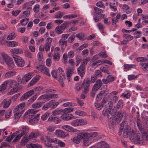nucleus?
<instances>
[{
  "label": "nucleus",
  "mask_w": 148,
  "mask_h": 148,
  "mask_svg": "<svg viewBox=\"0 0 148 148\" xmlns=\"http://www.w3.org/2000/svg\"><path fill=\"white\" fill-rule=\"evenodd\" d=\"M75 114L80 116H84L86 115L85 112L81 110H77L75 112Z\"/></svg>",
  "instance_id": "nucleus-64"
},
{
  "label": "nucleus",
  "mask_w": 148,
  "mask_h": 148,
  "mask_svg": "<svg viewBox=\"0 0 148 148\" xmlns=\"http://www.w3.org/2000/svg\"><path fill=\"white\" fill-rule=\"evenodd\" d=\"M107 97V96H106L100 103H95V106L98 110H101L103 107L104 106L106 109L105 110H103V113L108 119H111V102L106 101V100H105Z\"/></svg>",
  "instance_id": "nucleus-1"
},
{
  "label": "nucleus",
  "mask_w": 148,
  "mask_h": 148,
  "mask_svg": "<svg viewBox=\"0 0 148 148\" xmlns=\"http://www.w3.org/2000/svg\"><path fill=\"white\" fill-rule=\"evenodd\" d=\"M131 95L130 93L128 92H125L123 93L121 95V96L124 98L128 99L130 97Z\"/></svg>",
  "instance_id": "nucleus-63"
},
{
  "label": "nucleus",
  "mask_w": 148,
  "mask_h": 148,
  "mask_svg": "<svg viewBox=\"0 0 148 148\" xmlns=\"http://www.w3.org/2000/svg\"><path fill=\"white\" fill-rule=\"evenodd\" d=\"M7 46L11 47H17L18 45V42L15 41H8Z\"/></svg>",
  "instance_id": "nucleus-26"
},
{
  "label": "nucleus",
  "mask_w": 148,
  "mask_h": 148,
  "mask_svg": "<svg viewBox=\"0 0 148 148\" xmlns=\"http://www.w3.org/2000/svg\"><path fill=\"white\" fill-rule=\"evenodd\" d=\"M112 110V123L114 124H117L120 122L123 117V115L120 112H116Z\"/></svg>",
  "instance_id": "nucleus-4"
},
{
  "label": "nucleus",
  "mask_w": 148,
  "mask_h": 148,
  "mask_svg": "<svg viewBox=\"0 0 148 148\" xmlns=\"http://www.w3.org/2000/svg\"><path fill=\"white\" fill-rule=\"evenodd\" d=\"M7 82L9 87L13 88L8 92V94L10 95L17 92L19 89V84L16 81L10 79L7 80Z\"/></svg>",
  "instance_id": "nucleus-3"
},
{
  "label": "nucleus",
  "mask_w": 148,
  "mask_h": 148,
  "mask_svg": "<svg viewBox=\"0 0 148 148\" xmlns=\"http://www.w3.org/2000/svg\"><path fill=\"white\" fill-rule=\"evenodd\" d=\"M74 73V70L73 69L68 68L66 70V75L67 77H70Z\"/></svg>",
  "instance_id": "nucleus-48"
},
{
  "label": "nucleus",
  "mask_w": 148,
  "mask_h": 148,
  "mask_svg": "<svg viewBox=\"0 0 148 148\" xmlns=\"http://www.w3.org/2000/svg\"><path fill=\"white\" fill-rule=\"evenodd\" d=\"M7 67L10 69H12L15 66L14 62L11 58L5 62Z\"/></svg>",
  "instance_id": "nucleus-19"
},
{
  "label": "nucleus",
  "mask_w": 148,
  "mask_h": 148,
  "mask_svg": "<svg viewBox=\"0 0 148 148\" xmlns=\"http://www.w3.org/2000/svg\"><path fill=\"white\" fill-rule=\"evenodd\" d=\"M27 147L29 148H42L41 145L38 144H31L30 145H28Z\"/></svg>",
  "instance_id": "nucleus-47"
},
{
  "label": "nucleus",
  "mask_w": 148,
  "mask_h": 148,
  "mask_svg": "<svg viewBox=\"0 0 148 148\" xmlns=\"http://www.w3.org/2000/svg\"><path fill=\"white\" fill-rule=\"evenodd\" d=\"M59 44L60 46L66 47L67 45V41L64 40L62 39H60L59 41Z\"/></svg>",
  "instance_id": "nucleus-60"
},
{
  "label": "nucleus",
  "mask_w": 148,
  "mask_h": 148,
  "mask_svg": "<svg viewBox=\"0 0 148 148\" xmlns=\"http://www.w3.org/2000/svg\"><path fill=\"white\" fill-rule=\"evenodd\" d=\"M38 110L31 109L27 110L25 113V115L29 119V121L32 124L36 123L38 121V117L35 116L34 114L36 113Z\"/></svg>",
  "instance_id": "nucleus-2"
},
{
  "label": "nucleus",
  "mask_w": 148,
  "mask_h": 148,
  "mask_svg": "<svg viewBox=\"0 0 148 148\" xmlns=\"http://www.w3.org/2000/svg\"><path fill=\"white\" fill-rule=\"evenodd\" d=\"M41 142L47 147H50V138L47 136H41L40 138Z\"/></svg>",
  "instance_id": "nucleus-11"
},
{
  "label": "nucleus",
  "mask_w": 148,
  "mask_h": 148,
  "mask_svg": "<svg viewBox=\"0 0 148 148\" xmlns=\"http://www.w3.org/2000/svg\"><path fill=\"white\" fill-rule=\"evenodd\" d=\"M8 85L7 80L4 81L0 86V91L1 92L5 90Z\"/></svg>",
  "instance_id": "nucleus-32"
},
{
  "label": "nucleus",
  "mask_w": 148,
  "mask_h": 148,
  "mask_svg": "<svg viewBox=\"0 0 148 148\" xmlns=\"http://www.w3.org/2000/svg\"><path fill=\"white\" fill-rule=\"evenodd\" d=\"M62 128L67 131L70 132H77L78 131V130L74 129L72 127L68 125H64L62 126Z\"/></svg>",
  "instance_id": "nucleus-16"
},
{
  "label": "nucleus",
  "mask_w": 148,
  "mask_h": 148,
  "mask_svg": "<svg viewBox=\"0 0 148 148\" xmlns=\"http://www.w3.org/2000/svg\"><path fill=\"white\" fill-rule=\"evenodd\" d=\"M37 69L41 72L49 76H50V74L49 71V70L46 67L42 65H39L37 67Z\"/></svg>",
  "instance_id": "nucleus-12"
},
{
  "label": "nucleus",
  "mask_w": 148,
  "mask_h": 148,
  "mask_svg": "<svg viewBox=\"0 0 148 148\" xmlns=\"http://www.w3.org/2000/svg\"><path fill=\"white\" fill-rule=\"evenodd\" d=\"M4 105H3V107L4 108H7L9 107L11 103V101L10 100L7 101L6 99H4L3 101Z\"/></svg>",
  "instance_id": "nucleus-49"
},
{
  "label": "nucleus",
  "mask_w": 148,
  "mask_h": 148,
  "mask_svg": "<svg viewBox=\"0 0 148 148\" xmlns=\"http://www.w3.org/2000/svg\"><path fill=\"white\" fill-rule=\"evenodd\" d=\"M58 95L56 94H46V101H48L50 99L57 97Z\"/></svg>",
  "instance_id": "nucleus-37"
},
{
  "label": "nucleus",
  "mask_w": 148,
  "mask_h": 148,
  "mask_svg": "<svg viewBox=\"0 0 148 148\" xmlns=\"http://www.w3.org/2000/svg\"><path fill=\"white\" fill-rule=\"evenodd\" d=\"M97 146L99 148H108L109 147L108 144L104 141L97 143Z\"/></svg>",
  "instance_id": "nucleus-25"
},
{
  "label": "nucleus",
  "mask_w": 148,
  "mask_h": 148,
  "mask_svg": "<svg viewBox=\"0 0 148 148\" xmlns=\"http://www.w3.org/2000/svg\"><path fill=\"white\" fill-rule=\"evenodd\" d=\"M62 110H60L58 109H56L53 110L52 112V114L54 116H56L60 114L62 112Z\"/></svg>",
  "instance_id": "nucleus-46"
},
{
  "label": "nucleus",
  "mask_w": 148,
  "mask_h": 148,
  "mask_svg": "<svg viewBox=\"0 0 148 148\" xmlns=\"http://www.w3.org/2000/svg\"><path fill=\"white\" fill-rule=\"evenodd\" d=\"M49 102L51 105V108L52 109L56 108L59 104V103L58 102H55L54 100H52L49 101Z\"/></svg>",
  "instance_id": "nucleus-34"
},
{
  "label": "nucleus",
  "mask_w": 148,
  "mask_h": 148,
  "mask_svg": "<svg viewBox=\"0 0 148 148\" xmlns=\"http://www.w3.org/2000/svg\"><path fill=\"white\" fill-rule=\"evenodd\" d=\"M60 58V56L58 52L55 53L53 56V59L55 61H58L59 60Z\"/></svg>",
  "instance_id": "nucleus-58"
},
{
  "label": "nucleus",
  "mask_w": 148,
  "mask_h": 148,
  "mask_svg": "<svg viewBox=\"0 0 148 148\" xmlns=\"http://www.w3.org/2000/svg\"><path fill=\"white\" fill-rule=\"evenodd\" d=\"M139 64L143 71H148V63L141 62Z\"/></svg>",
  "instance_id": "nucleus-40"
},
{
  "label": "nucleus",
  "mask_w": 148,
  "mask_h": 148,
  "mask_svg": "<svg viewBox=\"0 0 148 148\" xmlns=\"http://www.w3.org/2000/svg\"><path fill=\"white\" fill-rule=\"evenodd\" d=\"M90 85V81L89 78H87L86 80L84 79L83 81L82 85V88H84V92L87 93L89 90V86Z\"/></svg>",
  "instance_id": "nucleus-8"
},
{
  "label": "nucleus",
  "mask_w": 148,
  "mask_h": 148,
  "mask_svg": "<svg viewBox=\"0 0 148 148\" xmlns=\"http://www.w3.org/2000/svg\"><path fill=\"white\" fill-rule=\"evenodd\" d=\"M69 24L70 22H69L66 21L62 24L60 26L62 29L64 30L69 27Z\"/></svg>",
  "instance_id": "nucleus-53"
},
{
  "label": "nucleus",
  "mask_w": 148,
  "mask_h": 148,
  "mask_svg": "<svg viewBox=\"0 0 148 148\" xmlns=\"http://www.w3.org/2000/svg\"><path fill=\"white\" fill-rule=\"evenodd\" d=\"M25 105V102H23L19 104L14 109V111H17L21 113H23L24 111L23 108Z\"/></svg>",
  "instance_id": "nucleus-17"
},
{
  "label": "nucleus",
  "mask_w": 148,
  "mask_h": 148,
  "mask_svg": "<svg viewBox=\"0 0 148 148\" xmlns=\"http://www.w3.org/2000/svg\"><path fill=\"white\" fill-rule=\"evenodd\" d=\"M140 136V133H137L136 131L132 130L131 133L130 139L140 143H142L144 141L143 140V138H142V139L141 138Z\"/></svg>",
  "instance_id": "nucleus-5"
},
{
  "label": "nucleus",
  "mask_w": 148,
  "mask_h": 148,
  "mask_svg": "<svg viewBox=\"0 0 148 148\" xmlns=\"http://www.w3.org/2000/svg\"><path fill=\"white\" fill-rule=\"evenodd\" d=\"M83 141L84 145L85 146H88L90 145L91 143L92 142L90 139H89V138H86L84 139Z\"/></svg>",
  "instance_id": "nucleus-42"
},
{
  "label": "nucleus",
  "mask_w": 148,
  "mask_h": 148,
  "mask_svg": "<svg viewBox=\"0 0 148 148\" xmlns=\"http://www.w3.org/2000/svg\"><path fill=\"white\" fill-rule=\"evenodd\" d=\"M52 40V39L51 38L49 37L47 38L46 42L44 45V48L46 51H47L50 49Z\"/></svg>",
  "instance_id": "nucleus-18"
},
{
  "label": "nucleus",
  "mask_w": 148,
  "mask_h": 148,
  "mask_svg": "<svg viewBox=\"0 0 148 148\" xmlns=\"http://www.w3.org/2000/svg\"><path fill=\"white\" fill-rule=\"evenodd\" d=\"M39 133L37 132H31L29 135L28 137L30 139H32L33 138H36L38 135Z\"/></svg>",
  "instance_id": "nucleus-51"
},
{
  "label": "nucleus",
  "mask_w": 148,
  "mask_h": 148,
  "mask_svg": "<svg viewBox=\"0 0 148 148\" xmlns=\"http://www.w3.org/2000/svg\"><path fill=\"white\" fill-rule=\"evenodd\" d=\"M40 77L39 75H36L32 80L29 83V84L32 86L36 83L40 79Z\"/></svg>",
  "instance_id": "nucleus-29"
},
{
  "label": "nucleus",
  "mask_w": 148,
  "mask_h": 148,
  "mask_svg": "<svg viewBox=\"0 0 148 148\" xmlns=\"http://www.w3.org/2000/svg\"><path fill=\"white\" fill-rule=\"evenodd\" d=\"M34 89L31 90L24 93L21 97L20 99V101H23L24 100L27 99L29 97L31 96L34 94Z\"/></svg>",
  "instance_id": "nucleus-10"
},
{
  "label": "nucleus",
  "mask_w": 148,
  "mask_h": 148,
  "mask_svg": "<svg viewBox=\"0 0 148 148\" xmlns=\"http://www.w3.org/2000/svg\"><path fill=\"white\" fill-rule=\"evenodd\" d=\"M73 108H65L63 110H62V112L65 113L67 114L73 111Z\"/></svg>",
  "instance_id": "nucleus-61"
},
{
  "label": "nucleus",
  "mask_w": 148,
  "mask_h": 148,
  "mask_svg": "<svg viewBox=\"0 0 148 148\" xmlns=\"http://www.w3.org/2000/svg\"><path fill=\"white\" fill-rule=\"evenodd\" d=\"M64 14V13L61 12H58V14H57L55 15V18H60L62 17Z\"/></svg>",
  "instance_id": "nucleus-62"
},
{
  "label": "nucleus",
  "mask_w": 148,
  "mask_h": 148,
  "mask_svg": "<svg viewBox=\"0 0 148 148\" xmlns=\"http://www.w3.org/2000/svg\"><path fill=\"white\" fill-rule=\"evenodd\" d=\"M16 36L14 32L10 33L7 37V39L8 40H11L14 39L15 37Z\"/></svg>",
  "instance_id": "nucleus-50"
},
{
  "label": "nucleus",
  "mask_w": 148,
  "mask_h": 148,
  "mask_svg": "<svg viewBox=\"0 0 148 148\" xmlns=\"http://www.w3.org/2000/svg\"><path fill=\"white\" fill-rule=\"evenodd\" d=\"M136 60L138 62H146L147 61V59L145 57H138L136 58Z\"/></svg>",
  "instance_id": "nucleus-59"
},
{
  "label": "nucleus",
  "mask_w": 148,
  "mask_h": 148,
  "mask_svg": "<svg viewBox=\"0 0 148 148\" xmlns=\"http://www.w3.org/2000/svg\"><path fill=\"white\" fill-rule=\"evenodd\" d=\"M29 127L27 126H24L22 127L21 128V133L23 135H25L29 132Z\"/></svg>",
  "instance_id": "nucleus-36"
},
{
  "label": "nucleus",
  "mask_w": 148,
  "mask_h": 148,
  "mask_svg": "<svg viewBox=\"0 0 148 148\" xmlns=\"http://www.w3.org/2000/svg\"><path fill=\"white\" fill-rule=\"evenodd\" d=\"M94 75L97 77H102V74L100 71L99 70H96L95 72Z\"/></svg>",
  "instance_id": "nucleus-56"
},
{
  "label": "nucleus",
  "mask_w": 148,
  "mask_h": 148,
  "mask_svg": "<svg viewBox=\"0 0 148 148\" xmlns=\"http://www.w3.org/2000/svg\"><path fill=\"white\" fill-rule=\"evenodd\" d=\"M102 81L104 84H107L110 82L111 81V76L110 75H108L106 79H103Z\"/></svg>",
  "instance_id": "nucleus-55"
},
{
  "label": "nucleus",
  "mask_w": 148,
  "mask_h": 148,
  "mask_svg": "<svg viewBox=\"0 0 148 148\" xmlns=\"http://www.w3.org/2000/svg\"><path fill=\"white\" fill-rule=\"evenodd\" d=\"M77 17V15L76 14H70L64 16L63 17L64 19H72Z\"/></svg>",
  "instance_id": "nucleus-44"
},
{
  "label": "nucleus",
  "mask_w": 148,
  "mask_h": 148,
  "mask_svg": "<svg viewBox=\"0 0 148 148\" xmlns=\"http://www.w3.org/2000/svg\"><path fill=\"white\" fill-rule=\"evenodd\" d=\"M58 72L61 77H64L65 73L62 68L59 67L58 69Z\"/></svg>",
  "instance_id": "nucleus-52"
},
{
  "label": "nucleus",
  "mask_w": 148,
  "mask_h": 148,
  "mask_svg": "<svg viewBox=\"0 0 148 148\" xmlns=\"http://www.w3.org/2000/svg\"><path fill=\"white\" fill-rule=\"evenodd\" d=\"M1 55L2 58L5 61V62L11 58L4 52H2Z\"/></svg>",
  "instance_id": "nucleus-39"
},
{
  "label": "nucleus",
  "mask_w": 148,
  "mask_h": 148,
  "mask_svg": "<svg viewBox=\"0 0 148 148\" xmlns=\"http://www.w3.org/2000/svg\"><path fill=\"white\" fill-rule=\"evenodd\" d=\"M10 51L11 53L13 54V56L16 54H21L23 53V51L21 48H13L10 49Z\"/></svg>",
  "instance_id": "nucleus-14"
},
{
  "label": "nucleus",
  "mask_w": 148,
  "mask_h": 148,
  "mask_svg": "<svg viewBox=\"0 0 148 148\" xmlns=\"http://www.w3.org/2000/svg\"><path fill=\"white\" fill-rule=\"evenodd\" d=\"M136 66L135 64H125L123 65L124 70V71H127L132 68H134Z\"/></svg>",
  "instance_id": "nucleus-28"
},
{
  "label": "nucleus",
  "mask_w": 148,
  "mask_h": 148,
  "mask_svg": "<svg viewBox=\"0 0 148 148\" xmlns=\"http://www.w3.org/2000/svg\"><path fill=\"white\" fill-rule=\"evenodd\" d=\"M143 136V140H146L148 141V130L146 129L144 132L142 134Z\"/></svg>",
  "instance_id": "nucleus-38"
},
{
  "label": "nucleus",
  "mask_w": 148,
  "mask_h": 148,
  "mask_svg": "<svg viewBox=\"0 0 148 148\" xmlns=\"http://www.w3.org/2000/svg\"><path fill=\"white\" fill-rule=\"evenodd\" d=\"M48 121L54 122V123H58L60 122V120L58 118L53 117L52 116H49L48 119Z\"/></svg>",
  "instance_id": "nucleus-30"
},
{
  "label": "nucleus",
  "mask_w": 148,
  "mask_h": 148,
  "mask_svg": "<svg viewBox=\"0 0 148 148\" xmlns=\"http://www.w3.org/2000/svg\"><path fill=\"white\" fill-rule=\"evenodd\" d=\"M121 16V14L118 13L116 15L115 18H113L112 20V24L113 25L114 24V25H115L114 26L115 27H116L117 26V25L115 24L118 22V20L120 19Z\"/></svg>",
  "instance_id": "nucleus-31"
},
{
  "label": "nucleus",
  "mask_w": 148,
  "mask_h": 148,
  "mask_svg": "<svg viewBox=\"0 0 148 148\" xmlns=\"http://www.w3.org/2000/svg\"><path fill=\"white\" fill-rule=\"evenodd\" d=\"M131 129L130 126H127L126 128H124L123 130V136L124 138H127L129 136L131 137Z\"/></svg>",
  "instance_id": "nucleus-15"
},
{
  "label": "nucleus",
  "mask_w": 148,
  "mask_h": 148,
  "mask_svg": "<svg viewBox=\"0 0 148 148\" xmlns=\"http://www.w3.org/2000/svg\"><path fill=\"white\" fill-rule=\"evenodd\" d=\"M123 106V101L121 100H120L118 101V103L116 106H113V108H112V110L116 111L118 109L122 108Z\"/></svg>",
  "instance_id": "nucleus-22"
},
{
  "label": "nucleus",
  "mask_w": 148,
  "mask_h": 148,
  "mask_svg": "<svg viewBox=\"0 0 148 148\" xmlns=\"http://www.w3.org/2000/svg\"><path fill=\"white\" fill-rule=\"evenodd\" d=\"M42 105L41 102H38L34 103L32 105V107L34 108H38L41 107Z\"/></svg>",
  "instance_id": "nucleus-43"
},
{
  "label": "nucleus",
  "mask_w": 148,
  "mask_h": 148,
  "mask_svg": "<svg viewBox=\"0 0 148 148\" xmlns=\"http://www.w3.org/2000/svg\"><path fill=\"white\" fill-rule=\"evenodd\" d=\"M16 72L15 71H10L4 74L3 77L4 79L10 78L16 75Z\"/></svg>",
  "instance_id": "nucleus-20"
},
{
  "label": "nucleus",
  "mask_w": 148,
  "mask_h": 148,
  "mask_svg": "<svg viewBox=\"0 0 148 148\" xmlns=\"http://www.w3.org/2000/svg\"><path fill=\"white\" fill-rule=\"evenodd\" d=\"M127 126H129L127 125V122L125 121H123L121 124L120 130L119 131V134L120 136H121L122 134V132L124 128H126Z\"/></svg>",
  "instance_id": "nucleus-21"
},
{
  "label": "nucleus",
  "mask_w": 148,
  "mask_h": 148,
  "mask_svg": "<svg viewBox=\"0 0 148 148\" xmlns=\"http://www.w3.org/2000/svg\"><path fill=\"white\" fill-rule=\"evenodd\" d=\"M85 67L82 65L80 66L77 68V72L78 74L82 77H83L85 73Z\"/></svg>",
  "instance_id": "nucleus-23"
},
{
  "label": "nucleus",
  "mask_w": 148,
  "mask_h": 148,
  "mask_svg": "<svg viewBox=\"0 0 148 148\" xmlns=\"http://www.w3.org/2000/svg\"><path fill=\"white\" fill-rule=\"evenodd\" d=\"M55 134L57 136L61 138H64L66 136V134L64 132L60 130H56Z\"/></svg>",
  "instance_id": "nucleus-24"
},
{
  "label": "nucleus",
  "mask_w": 148,
  "mask_h": 148,
  "mask_svg": "<svg viewBox=\"0 0 148 148\" xmlns=\"http://www.w3.org/2000/svg\"><path fill=\"white\" fill-rule=\"evenodd\" d=\"M123 37L125 38V39L127 41H130L133 39V36L130 35L129 34H124L123 35Z\"/></svg>",
  "instance_id": "nucleus-41"
},
{
  "label": "nucleus",
  "mask_w": 148,
  "mask_h": 148,
  "mask_svg": "<svg viewBox=\"0 0 148 148\" xmlns=\"http://www.w3.org/2000/svg\"><path fill=\"white\" fill-rule=\"evenodd\" d=\"M86 123V121H84L83 119H80L73 120L71 122V124L73 126L77 127L85 125Z\"/></svg>",
  "instance_id": "nucleus-9"
},
{
  "label": "nucleus",
  "mask_w": 148,
  "mask_h": 148,
  "mask_svg": "<svg viewBox=\"0 0 148 148\" xmlns=\"http://www.w3.org/2000/svg\"><path fill=\"white\" fill-rule=\"evenodd\" d=\"M16 65L19 67H22L25 65V62L24 60L21 57L14 55L13 56Z\"/></svg>",
  "instance_id": "nucleus-7"
},
{
  "label": "nucleus",
  "mask_w": 148,
  "mask_h": 148,
  "mask_svg": "<svg viewBox=\"0 0 148 148\" xmlns=\"http://www.w3.org/2000/svg\"><path fill=\"white\" fill-rule=\"evenodd\" d=\"M76 37L78 39L82 41L84 40L85 39V34L83 33H80L77 34Z\"/></svg>",
  "instance_id": "nucleus-35"
},
{
  "label": "nucleus",
  "mask_w": 148,
  "mask_h": 148,
  "mask_svg": "<svg viewBox=\"0 0 148 148\" xmlns=\"http://www.w3.org/2000/svg\"><path fill=\"white\" fill-rule=\"evenodd\" d=\"M86 134L84 132L78 133L77 136H75L73 139V141L75 143L78 144L82 139H86Z\"/></svg>",
  "instance_id": "nucleus-6"
},
{
  "label": "nucleus",
  "mask_w": 148,
  "mask_h": 148,
  "mask_svg": "<svg viewBox=\"0 0 148 148\" xmlns=\"http://www.w3.org/2000/svg\"><path fill=\"white\" fill-rule=\"evenodd\" d=\"M64 31L60 26L57 27L55 29V32L58 34L62 33Z\"/></svg>",
  "instance_id": "nucleus-54"
},
{
  "label": "nucleus",
  "mask_w": 148,
  "mask_h": 148,
  "mask_svg": "<svg viewBox=\"0 0 148 148\" xmlns=\"http://www.w3.org/2000/svg\"><path fill=\"white\" fill-rule=\"evenodd\" d=\"M29 140L28 137H24L22 139L21 143L22 145H25Z\"/></svg>",
  "instance_id": "nucleus-57"
},
{
  "label": "nucleus",
  "mask_w": 148,
  "mask_h": 148,
  "mask_svg": "<svg viewBox=\"0 0 148 148\" xmlns=\"http://www.w3.org/2000/svg\"><path fill=\"white\" fill-rule=\"evenodd\" d=\"M32 8L31 7H28L27 8V10H25L23 12V15L25 17H27L29 16L30 12V10H31Z\"/></svg>",
  "instance_id": "nucleus-45"
},
{
  "label": "nucleus",
  "mask_w": 148,
  "mask_h": 148,
  "mask_svg": "<svg viewBox=\"0 0 148 148\" xmlns=\"http://www.w3.org/2000/svg\"><path fill=\"white\" fill-rule=\"evenodd\" d=\"M84 133L86 134V138H89V137H95L98 135V133L97 132H92L89 133L84 132Z\"/></svg>",
  "instance_id": "nucleus-33"
},
{
  "label": "nucleus",
  "mask_w": 148,
  "mask_h": 148,
  "mask_svg": "<svg viewBox=\"0 0 148 148\" xmlns=\"http://www.w3.org/2000/svg\"><path fill=\"white\" fill-rule=\"evenodd\" d=\"M136 124L138 129L140 131L141 133L142 134L143 132H144L145 130L146 129H143L142 126V123L140 120L139 119H137Z\"/></svg>",
  "instance_id": "nucleus-27"
},
{
  "label": "nucleus",
  "mask_w": 148,
  "mask_h": 148,
  "mask_svg": "<svg viewBox=\"0 0 148 148\" xmlns=\"http://www.w3.org/2000/svg\"><path fill=\"white\" fill-rule=\"evenodd\" d=\"M33 73H30L26 74L22 78L21 83L23 84H25L32 77Z\"/></svg>",
  "instance_id": "nucleus-13"
}]
</instances>
